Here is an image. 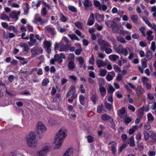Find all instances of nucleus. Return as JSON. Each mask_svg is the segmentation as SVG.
<instances>
[{
	"label": "nucleus",
	"instance_id": "6e6552de",
	"mask_svg": "<svg viewBox=\"0 0 156 156\" xmlns=\"http://www.w3.org/2000/svg\"><path fill=\"white\" fill-rule=\"evenodd\" d=\"M45 31L49 33L51 35L53 36L56 34V31L54 27L51 26H48L45 28Z\"/></svg>",
	"mask_w": 156,
	"mask_h": 156
},
{
	"label": "nucleus",
	"instance_id": "79ce46f5",
	"mask_svg": "<svg viewBox=\"0 0 156 156\" xmlns=\"http://www.w3.org/2000/svg\"><path fill=\"white\" fill-rule=\"evenodd\" d=\"M98 83L99 87H102V86L104 85L105 81L103 78H99L98 80Z\"/></svg>",
	"mask_w": 156,
	"mask_h": 156
},
{
	"label": "nucleus",
	"instance_id": "4be33fe9",
	"mask_svg": "<svg viewBox=\"0 0 156 156\" xmlns=\"http://www.w3.org/2000/svg\"><path fill=\"white\" fill-rule=\"evenodd\" d=\"M152 34V31L151 30H149L147 32V39L148 41H151L153 39L154 36L151 35Z\"/></svg>",
	"mask_w": 156,
	"mask_h": 156
},
{
	"label": "nucleus",
	"instance_id": "2f4dec72",
	"mask_svg": "<svg viewBox=\"0 0 156 156\" xmlns=\"http://www.w3.org/2000/svg\"><path fill=\"white\" fill-rule=\"evenodd\" d=\"M144 91V89L140 87H138L136 89V92L138 95L139 96L142 94Z\"/></svg>",
	"mask_w": 156,
	"mask_h": 156
},
{
	"label": "nucleus",
	"instance_id": "6e6d98bb",
	"mask_svg": "<svg viewBox=\"0 0 156 156\" xmlns=\"http://www.w3.org/2000/svg\"><path fill=\"white\" fill-rule=\"evenodd\" d=\"M95 58L93 55H91V58H90L89 60V63L90 65H93L94 64Z\"/></svg>",
	"mask_w": 156,
	"mask_h": 156
},
{
	"label": "nucleus",
	"instance_id": "aec40b11",
	"mask_svg": "<svg viewBox=\"0 0 156 156\" xmlns=\"http://www.w3.org/2000/svg\"><path fill=\"white\" fill-rule=\"evenodd\" d=\"M75 150L73 148H70L67 149L64 154L67 156H72Z\"/></svg>",
	"mask_w": 156,
	"mask_h": 156
},
{
	"label": "nucleus",
	"instance_id": "a18cd8bd",
	"mask_svg": "<svg viewBox=\"0 0 156 156\" xmlns=\"http://www.w3.org/2000/svg\"><path fill=\"white\" fill-rule=\"evenodd\" d=\"M101 119L104 121L107 120L111 119V117L107 114H105L102 115Z\"/></svg>",
	"mask_w": 156,
	"mask_h": 156
},
{
	"label": "nucleus",
	"instance_id": "09e8293b",
	"mask_svg": "<svg viewBox=\"0 0 156 156\" xmlns=\"http://www.w3.org/2000/svg\"><path fill=\"white\" fill-rule=\"evenodd\" d=\"M120 21V19L118 17H116L114 19L112 20V23L114 25V27H115L116 23L119 22Z\"/></svg>",
	"mask_w": 156,
	"mask_h": 156
},
{
	"label": "nucleus",
	"instance_id": "473e14b6",
	"mask_svg": "<svg viewBox=\"0 0 156 156\" xmlns=\"http://www.w3.org/2000/svg\"><path fill=\"white\" fill-rule=\"evenodd\" d=\"M153 53L150 51H147L146 53V58L148 60L151 59L152 57Z\"/></svg>",
	"mask_w": 156,
	"mask_h": 156
},
{
	"label": "nucleus",
	"instance_id": "c03bdc74",
	"mask_svg": "<svg viewBox=\"0 0 156 156\" xmlns=\"http://www.w3.org/2000/svg\"><path fill=\"white\" fill-rule=\"evenodd\" d=\"M0 19L3 20H6L7 21H9V16L4 14H2L0 15Z\"/></svg>",
	"mask_w": 156,
	"mask_h": 156
},
{
	"label": "nucleus",
	"instance_id": "0e129e2a",
	"mask_svg": "<svg viewBox=\"0 0 156 156\" xmlns=\"http://www.w3.org/2000/svg\"><path fill=\"white\" fill-rule=\"evenodd\" d=\"M115 89L111 86H109V88L108 90V94H112L115 91Z\"/></svg>",
	"mask_w": 156,
	"mask_h": 156
},
{
	"label": "nucleus",
	"instance_id": "de8ad7c7",
	"mask_svg": "<svg viewBox=\"0 0 156 156\" xmlns=\"http://www.w3.org/2000/svg\"><path fill=\"white\" fill-rule=\"evenodd\" d=\"M129 144L130 146H134L135 145L134 143V138L133 136H131L130 137Z\"/></svg>",
	"mask_w": 156,
	"mask_h": 156
},
{
	"label": "nucleus",
	"instance_id": "f8f14e48",
	"mask_svg": "<svg viewBox=\"0 0 156 156\" xmlns=\"http://www.w3.org/2000/svg\"><path fill=\"white\" fill-rule=\"evenodd\" d=\"M147 67V65L146 62L145 61H143L141 60V66L140 65L138 66V69L139 71L143 73L144 72L143 69L146 68Z\"/></svg>",
	"mask_w": 156,
	"mask_h": 156
},
{
	"label": "nucleus",
	"instance_id": "a878e982",
	"mask_svg": "<svg viewBox=\"0 0 156 156\" xmlns=\"http://www.w3.org/2000/svg\"><path fill=\"white\" fill-rule=\"evenodd\" d=\"M109 59L111 60L115 61L119 59V57L117 55L115 54H113L110 55L108 56Z\"/></svg>",
	"mask_w": 156,
	"mask_h": 156
},
{
	"label": "nucleus",
	"instance_id": "4468645a",
	"mask_svg": "<svg viewBox=\"0 0 156 156\" xmlns=\"http://www.w3.org/2000/svg\"><path fill=\"white\" fill-rule=\"evenodd\" d=\"M123 47L121 45H119L118 46L114 45L113 48L116 52L119 54H121Z\"/></svg>",
	"mask_w": 156,
	"mask_h": 156
},
{
	"label": "nucleus",
	"instance_id": "e433bc0d",
	"mask_svg": "<svg viewBox=\"0 0 156 156\" xmlns=\"http://www.w3.org/2000/svg\"><path fill=\"white\" fill-rule=\"evenodd\" d=\"M130 19L133 22L135 23L138 20V16L137 15H133L131 16Z\"/></svg>",
	"mask_w": 156,
	"mask_h": 156
},
{
	"label": "nucleus",
	"instance_id": "412c9836",
	"mask_svg": "<svg viewBox=\"0 0 156 156\" xmlns=\"http://www.w3.org/2000/svg\"><path fill=\"white\" fill-rule=\"evenodd\" d=\"M96 17L98 22H101L103 21L104 19V16L103 15H101L98 13H96Z\"/></svg>",
	"mask_w": 156,
	"mask_h": 156
},
{
	"label": "nucleus",
	"instance_id": "dca6fc26",
	"mask_svg": "<svg viewBox=\"0 0 156 156\" xmlns=\"http://www.w3.org/2000/svg\"><path fill=\"white\" fill-rule=\"evenodd\" d=\"M126 112L125 108L122 107L119 109L117 111V114L121 118H122Z\"/></svg>",
	"mask_w": 156,
	"mask_h": 156
},
{
	"label": "nucleus",
	"instance_id": "0eeeda50",
	"mask_svg": "<svg viewBox=\"0 0 156 156\" xmlns=\"http://www.w3.org/2000/svg\"><path fill=\"white\" fill-rule=\"evenodd\" d=\"M56 61H57L59 64H61L63 61V60H62L61 58H60L58 54H55L54 57L51 59L50 63L51 64H54Z\"/></svg>",
	"mask_w": 156,
	"mask_h": 156
},
{
	"label": "nucleus",
	"instance_id": "bb28decb",
	"mask_svg": "<svg viewBox=\"0 0 156 156\" xmlns=\"http://www.w3.org/2000/svg\"><path fill=\"white\" fill-rule=\"evenodd\" d=\"M76 58L79 62V67H81L84 62L83 58L81 56L78 57Z\"/></svg>",
	"mask_w": 156,
	"mask_h": 156
},
{
	"label": "nucleus",
	"instance_id": "603ef678",
	"mask_svg": "<svg viewBox=\"0 0 156 156\" xmlns=\"http://www.w3.org/2000/svg\"><path fill=\"white\" fill-rule=\"evenodd\" d=\"M147 118L148 120L149 121H152L154 119V117L150 113L147 114Z\"/></svg>",
	"mask_w": 156,
	"mask_h": 156
},
{
	"label": "nucleus",
	"instance_id": "774afa93",
	"mask_svg": "<svg viewBox=\"0 0 156 156\" xmlns=\"http://www.w3.org/2000/svg\"><path fill=\"white\" fill-rule=\"evenodd\" d=\"M151 11L153 12V16L154 17H156V7L153 6L151 7Z\"/></svg>",
	"mask_w": 156,
	"mask_h": 156
},
{
	"label": "nucleus",
	"instance_id": "69168bd1",
	"mask_svg": "<svg viewBox=\"0 0 156 156\" xmlns=\"http://www.w3.org/2000/svg\"><path fill=\"white\" fill-rule=\"evenodd\" d=\"M105 25L109 27H114V25L113 24H112V22L111 21L108 20L106 21L105 22Z\"/></svg>",
	"mask_w": 156,
	"mask_h": 156
},
{
	"label": "nucleus",
	"instance_id": "c85d7f7f",
	"mask_svg": "<svg viewBox=\"0 0 156 156\" xmlns=\"http://www.w3.org/2000/svg\"><path fill=\"white\" fill-rule=\"evenodd\" d=\"M68 36L72 40H76L77 41H79L80 40L78 37L74 34H68Z\"/></svg>",
	"mask_w": 156,
	"mask_h": 156
},
{
	"label": "nucleus",
	"instance_id": "72a5a7b5",
	"mask_svg": "<svg viewBox=\"0 0 156 156\" xmlns=\"http://www.w3.org/2000/svg\"><path fill=\"white\" fill-rule=\"evenodd\" d=\"M24 7V12L25 14H27L28 12L29 9V4L27 3H24L23 4Z\"/></svg>",
	"mask_w": 156,
	"mask_h": 156
},
{
	"label": "nucleus",
	"instance_id": "9d476101",
	"mask_svg": "<svg viewBox=\"0 0 156 156\" xmlns=\"http://www.w3.org/2000/svg\"><path fill=\"white\" fill-rule=\"evenodd\" d=\"M108 145H109L108 147L111 149L112 154H115L116 151V143L114 141L110 142Z\"/></svg>",
	"mask_w": 156,
	"mask_h": 156
},
{
	"label": "nucleus",
	"instance_id": "9b49d317",
	"mask_svg": "<svg viewBox=\"0 0 156 156\" xmlns=\"http://www.w3.org/2000/svg\"><path fill=\"white\" fill-rule=\"evenodd\" d=\"M20 46L22 48H23L22 50L23 53L24 54H26L29 50L28 45L26 43L21 42L20 43Z\"/></svg>",
	"mask_w": 156,
	"mask_h": 156
},
{
	"label": "nucleus",
	"instance_id": "4d7b16f0",
	"mask_svg": "<svg viewBox=\"0 0 156 156\" xmlns=\"http://www.w3.org/2000/svg\"><path fill=\"white\" fill-rule=\"evenodd\" d=\"M41 14L42 16L46 15L47 14V11L45 7L43 8L41 11Z\"/></svg>",
	"mask_w": 156,
	"mask_h": 156
},
{
	"label": "nucleus",
	"instance_id": "5701e85b",
	"mask_svg": "<svg viewBox=\"0 0 156 156\" xmlns=\"http://www.w3.org/2000/svg\"><path fill=\"white\" fill-rule=\"evenodd\" d=\"M41 2V1L40 0H38L37 2H33L32 6L34 9H36L40 6Z\"/></svg>",
	"mask_w": 156,
	"mask_h": 156
},
{
	"label": "nucleus",
	"instance_id": "423d86ee",
	"mask_svg": "<svg viewBox=\"0 0 156 156\" xmlns=\"http://www.w3.org/2000/svg\"><path fill=\"white\" fill-rule=\"evenodd\" d=\"M59 46H60L59 49H58L59 51H64L66 50V46L62 42H61L59 43H55L54 44V49L55 51H56L57 49H58Z\"/></svg>",
	"mask_w": 156,
	"mask_h": 156
},
{
	"label": "nucleus",
	"instance_id": "ea45409f",
	"mask_svg": "<svg viewBox=\"0 0 156 156\" xmlns=\"http://www.w3.org/2000/svg\"><path fill=\"white\" fill-rule=\"evenodd\" d=\"M50 148V146L49 144H47L43 146L42 151H44L45 153H46L48 151Z\"/></svg>",
	"mask_w": 156,
	"mask_h": 156
},
{
	"label": "nucleus",
	"instance_id": "37998d69",
	"mask_svg": "<svg viewBox=\"0 0 156 156\" xmlns=\"http://www.w3.org/2000/svg\"><path fill=\"white\" fill-rule=\"evenodd\" d=\"M30 41L28 42V43L30 47L34 46L37 42L35 39H30Z\"/></svg>",
	"mask_w": 156,
	"mask_h": 156
},
{
	"label": "nucleus",
	"instance_id": "20e7f679",
	"mask_svg": "<svg viewBox=\"0 0 156 156\" xmlns=\"http://www.w3.org/2000/svg\"><path fill=\"white\" fill-rule=\"evenodd\" d=\"M31 52L32 54L31 57L33 58L36 55L41 54L42 52V49L41 47L36 46L31 49Z\"/></svg>",
	"mask_w": 156,
	"mask_h": 156
},
{
	"label": "nucleus",
	"instance_id": "a19ab883",
	"mask_svg": "<svg viewBox=\"0 0 156 156\" xmlns=\"http://www.w3.org/2000/svg\"><path fill=\"white\" fill-rule=\"evenodd\" d=\"M41 17L39 16L38 14H36L34 16V19L33 21V22L34 23H36L37 22H39Z\"/></svg>",
	"mask_w": 156,
	"mask_h": 156
},
{
	"label": "nucleus",
	"instance_id": "864d4df0",
	"mask_svg": "<svg viewBox=\"0 0 156 156\" xmlns=\"http://www.w3.org/2000/svg\"><path fill=\"white\" fill-rule=\"evenodd\" d=\"M134 53L133 52V50H130L129 52V55L128 57V58L129 60H131L134 57Z\"/></svg>",
	"mask_w": 156,
	"mask_h": 156
},
{
	"label": "nucleus",
	"instance_id": "bf43d9fd",
	"mask_svg": "<svg viewBox=\"0 0 156 156\" xmlns=\"http://www.w3.org/2000/svg\"><path fill=\"white\" fill-rule=\"evenodd\" d=\"M94 4L95 7L98 8L101 5V3L100 2L97 0H94Z\"/></svg>",
	"mask_w": 156,
	"mask_h": 156
},
{
	"label": "nucleus",
	"instance_id": "a211bd4d",
	"mask_svg": "<svg viewBox=\"0 0 156 156\" xmlns=\"http://www.w3.org/2000/svg\"><path fill=\"white\" fill-rule=\"evenodd\" d=\"M131 49L128 47H123V49L121 53L125 56H126L128 55V53L130 51Z\"/></svg>",
	"mask_w": 156,
	"mask_h": 156
},
{
	"label": "nucleus",
	"instance_id": "338daca9",
	"mask_svg": "<svg viewBox=\"0 0 156 156\" xmlns=\"http://www.w3.org/2000/svg\"><path fill=\"white\" fill-rule=\"evenodd\" d=\"M151 49L154 51L156 49V46H155V43L154 41H153L151 43V46L150 47Z\"/></svg>",
	"mask_w": 156,
	"mask_h": 156
},
{
	"label": "nucleus",
	"instance_id": "cd10ccee",
	"mask_svg": "<svg viewBox=\"0 0 156 156\" xmlns=\"http://www.w3.org/2000/svg\"><path fill=\"white\" fill-rule=\"evenodd\" d=\"M99 75L101 76H105L106 74L107 71L106 70L104 69H101L99 71Z\"/></svg>",
	"mask_w": 156,
	"mask_h": 156
},
{
	"label": "nucleus",
	"instance_id": "13d9d810",
	"mask_svg": "<svg viewBox=\"0 0 156 156\" xmlns=\"http://www.w3.org/2000/svg\"><path fill=\"white\" fill-rule=\"evenodd\" d=\"M75 33L81 38H83L84 37V35L82 34V33L78 30H76L75 32Z\"/></svg>",
	"mask_w": 156,
	"mask_h": 156
},
{
	"label": "nucleus",
	"instance_id": "4c0bfd02",
	"mask_svg": "<svg viewBox=\"0 0 156 156\" xmlns=\"http://www.w3.org/2000/svg\"><path fill=\"white\" fill-rule=\"evenodd\" d=\"M74 24L76 27L80 29H82L83 27V23L79 21H77Z\"/></svg>",
	"mask_w": 156,
	"mask_h": 156
},
{
	"label": "nucleus",
	"instance_id": "5fc2aeb1",
	"mask_svg": "<svg viewBox=\"0 0 156 156\" xmlns=\"http://www.w3.org/2000/svg\"><path fill=\"white\" fill-rule=\"evenodd\" d=\"M117 39L118 41L122 43H124L126 42L124 39L121 36H117Z\"/></svg>",
	"mask_w": 156,
	"mask_h": 156
},
{
	"label": "nucleus",
	"instance_id": "f3484780",
	"mask_svg": "<svg viewBox=\"0 0 156 156\" xmlns=\"http://www.w3.org/2000/svg\"><path fill=\"white\" fill-rule=\"evenodd\" d=\"M83 4L85 9L86 11L89 10L88 8L91 7L92 5V2L88 0H85Z\"/></svg>",
	"mask_w": 156,
	"mask_h": 156
},
{
	"label": "nucleus",
	"instance_id": "7ed1b4c3",
	"mask_svg": "<svg viewBox=\"0 0 156 156\" xmlns=\"http://www.w3.org/2000/svg\"><path fill=\"white\" fill-rule=\"evenodd\" d=\"M46 130V127L42 122H39L37 123L36 128V132L37 133L41 134L44 133Z\"/></svg>",
	"mask_w": 156,
	"mask_h": 156
},
{
	"label": "nucleus",
	"instance_id": "3c124183",
	"mask_svg": "<svg viewBox=\"0 0 156 156\" xmlns=\"http://www.w3.org/2000/svg\"><path fill=\"white\" fill-rule=\"evenodd\" d=\"M49 82V80L47 78H45L44 79L42 82V85L43 86H46L48 85Z\"/></svg>",
	"mask_w": 156,
	"mask_h": 156
},
{
	"label": "nucleus",
	"instance_id": "c756f323",
	"mask_svg": "<svg viewBox=\"0 0 156 156\" xmlns=\"http://www.w3.org/2000/svg\"><path fill=\"white\" fill-rule=\"evenodd\" d=\"M9 16L12 19H16L17 20L18 19V16L16 11H13L9 14Z\"/></svg>",
	"mask_w": 156,
	"mask_h": 156
},
{
	"label": "nucleus",
	"instance_id": "39448f33",
	"mask_svg": "<svg viewBox=\"0 0 156 156\" xmlns=\"http://www.w3.org/2000/svg\"><path fill=\"white\" fill-rule=\"evenodd\" d=\"M111 47V46L109 43H106L104 44V46H101L100 48L101 51L104 50L106 54H110L112 52V50L110 48Z\"/></svg>",
	"mask_w": 156,
	"mask_h": 156
},
{
	"label": "nucleus",
	"instance_id": "1a4fd4ad",
	"mask_svg": "<svg viewBox=\"0 0 156 156\" xmlns=\"http://www.w3.org/2000/svg\"><path fill=\"white\" fill-rule=\"evenodd\" d=\"M51 43L50 41L45 40L43 42L44 47L47 49V51L48 53L51 52Z\"/></svg>",
	"mask_w": 156,
	"mask_h": 156
},
{
	"label": "nucleus",
	"instance_id": "680f3d73",
	"mask_svg": "<svg viewBox=\"0 0 156 156\" xmlns=\"http://www.w3.org/2000/svg\"><path fill=\"white\" fill-rule=\"evenodd\" d=\"M105 105L106 108L108 110H110L112 107V105L106 102L105 103Z\"/></svg>",
	"mask_w": 156,
	"mask_h": 156
},
{
	"label": "nucleus",
	"instance_id": "8fccbe9b",
	"mask_svg": "<svg viewBox=\"0 0 156 156\" xmlns=\"http://www.w3.org/2000/svg\"><path fill=\"white\" fill-rule=\"evenodd\" d=\"M7 29L10 31L12 30L16 33L17 32V29H16L15 27L13 25L8 26Z\"/></svg>",
	"mask_w": 156,
	"mask_h": 156
},
{
	"label": "nucleus",
	"instance_id": "c9c22d12",
	"mask_svg": "<svg viewBox=\"0 0 156 156\" xmlns=\"http://www.w3.org/2000/svg\"><path fill=\"white\" fill-rule=\"evenodd\" d=\"M79 99L80 104L82 105H84L85 103V98L82 94L80 95Z\"/></svg>",
	"mask_w": 156,
	"mask_h": 156
},
{
	"label": "nucleus",
	"instance_id": "f704fd0d",
	"mask_svg": "<svg viewBox=\"0 0 156 156\" xmlns=\"http://www.w3.org/2000/svg\"><path fill=\"white\" fill-rule=\"evenodd\" d=\"M75 88L74 87H72L70 90L68 92L67 94V97H69L71 95H72L74 93H75Z\"/></svg>",
	"mask_w": 156,
	"mask_h": 156
},
{
	"label": "nucleus",
	"instance_id": "393cba45",
	"mask_svg": "<svg viewBox=\"0 0 156 156\" xmlns=\"http://www.w3.org/2000/svg\"><path fill=\"white\" fill-rule=\"evenodd\" d=\"M127 62V60L126 59L121 57L120 59L119 60L118 62V64L120 66H121L123 65V64L125 63H126Z\"/></svg>",
	"mask_w": 156,
	"mask_h": 156
},
{
	"label": "nucleus",
	"instance_id": "f03ea898",
	"mask_svg": "<svg viewBox=\"0 0 156 156\" xmlns=\"http://www.w3.org/2000/svg\"><path fill=\"white\" fill-rule=\"evenodd\" d=\"M36 135L34 132H31L26 136L25 139L27 144L29 147L34 148L37 146V142L36 140Z\"/></svg>",
	"mask_w": 156,
	"mask_h": 156
},
{
	"label": "nucleus",
	"instance_id": "2eb2a0df",
	"mask_svg": "<svg viewBox=\"0 0 156 156\" xmlns=\"http://www.w3.org/2000/svg\"><path fill=\"white\" fill-rule=\"evenodd\" d=\"M96 63L99 68L104 67L107 66V63L101 60H98L96 61Z\"/></svg>",
	"mask_w": 156,
	"mask_h": 156
},
{
	"label": "nucleus",
	"instance_id": "052dcab7",
	"mask_svg": "<svg viewBox=\"0 0 156 156\" xmlns=\"http://www.w3.org/2000/svg\"><path fill=\"white\" fill-rule=\"evenodd\" d=\"M46 154L45 152H44L43 151H40L37 152V156H44Z\"/></svg>",
	"mask_w": 156,
	"mask_h": 156
},
{
	"label": "nucleus",
	"instance_id": "6ab92c4d",
	"mask_svg": "<svg viewBox=\"0 0 156 156\" xmlns=\"http://www.w3.org/2000/svg\"><path fill=\"white\" fill-rule=\"evenodd\" d=\"M90 99L93 104H96L98 99V97L96 94H92L90 95Z\"/></svg>",
	"mask_w": 156,
	"mask_h": 156
},
{
	"label": "nucleus",
	"instance_id": "49530a36",
	"mask_svg": "<svg viewBox=\"0 0 156 156\" xmlns=\"http://www.w3.org/2000/svg\"><path fill=\"white\" fill-rule=\"evenodd\" d=\"M107 9V6L104 4L100 5L98 8L99 10H102L103 11H105Z\"/></svg>",
	"mask_w": 156,
	"mask_h": 156
},
{
	"label": "nucleus",
	"instance_id": "b1692460",
	"mask_svg": "<svg viewBox=\"0 0 156 156\" xmlns=\"http://www.w3.org/2000/svg\"><path fill=\"white\" fill-rule=\"evenodd\" d=\"M99 90L101 96L104 97L106 94V91L105 87H99Z\"/></svg>",
	"mask_w": 156,
	"mask_h": 156
},
{
	"label": "nucleus",
	"instance_id": "58836bf2",
	"mask_svg": "<svg viewBox=\"0 0 156 156\" xmlns=\"http://www.w3.org/2000/svg\"><path fill=\"white\" fill-rule=\"evenodd\" d=\"M60 20L62 22H66L67 20V18L62 14L60 13L58 15Z\"/></svg>",
	"mask_w": 156,
	"mask_h": 156
},
{
	"label": "nucleus",
	"instance_id": "ddd939ff",
	"mask_svg": "<svg viewBox=\"0 0 156 156\" xmlns=\"http://www.w3.org/2000/svg\"><path fill=\"white\" fill-rule=\"evenodd\" d=\"M75 65L74 61L69 60L67 65V66L69 70H72L75 68Z\"/></svg>",
	"mask_w": 156,
	"mask_h": 156
},
{
	"label": "nucleus",
	"instance_id": "f257e3e1",
	"mask_svg": "<svg viewBox=\"0 0 156 156\" xmlns=\"http://www.w3.org/2000/svg\"><path fill=\"white\" fill-rule=\"evenodd\" d=\"M67 131L64 127H62L59 130L55 138V148H59L63 140L67 136Z\"/></svg>",
	"mask_w": 156,
	"mask_h": 156
},
{
	"label": "nucleus",
	"instance_id": "e2e57ef3",
	"mask_svg": "<svg viewBox=\"0 0 156 156\" xmlns=\"http://www.w3.org/2000/svg\"><path fill=\"white\" fill-rule=\"evenodd\" d=\"M141 80L144 85L148 83V81H149V79L146 77H143L141 78Z\"/></svg>",
	"mask_w": 156,
	"mask_h": 156
},
{
	"label": "nucleus",
	"instance_id": "7c9ffc66",
	"mask_svg": "<svg viewBox=\"0 0 156 156\" xmlns=\"http://www.w3.org/2000/svg\"><path fill=\"white\" fill-rule=\"evenodd\" d=\"M144 108H141L137 111V115L140 118H141L143 116Z\"/></svg>",
	"mask_w": 156,
	"mask_h": 156
}]
</instances>
